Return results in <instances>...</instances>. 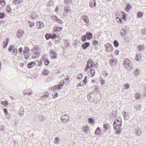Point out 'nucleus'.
I'll list each match as a JSON object with an SVG mask.
<instances>
[{
	"instance_id": "f257e3e1",
	"label": "nucleus",
	"mask_w": 146,
	"mask_h": 146,
	"mask_svg": "<svg viewBox=\"0 0 146 146\" xmlns=\"http://www.w3.org/2000/svg\"><path fill=\"white\" fill-rule=\"evenodd\" d=\"M94 62L91 59L88 60L86 65V67L84 70L85 72H86L88 69H90V74L91 76H94L95 74V70L93 69Z\"/></svg>"
},
{
	"instance_id": "f03ea898",
	"label": "nucleus",
	"mask_w": 146,
	"mask_h": 146,
	"mask_svg": "<svg viewBox=\"0 0 146 146\" xmlns=\"http://www.w3.org/2000/svg\"><path fill=\"white\" fill-rule=\"evenodd\" d=\"M123 63L126 69L129 71L132 70L134 67L132 62L128 58L125 59Z\"/></svg>"
},
{
	"instance_id": "7ed1b4c3",
	"label": "nucleus",
	"mask_w": 146,
	"mask_h": 146,
	"mask_svg": "<svg viewBox=\"0 0 146 146\" xmlns=\"http://www.w3.org/2000/svg\"><path fill=\"white\" fill-rule=\"evenodd\" d=\"M93 36L92 34L90 32H87L86 34L82 36V42H84L86 40V39L90 40Z\"/></svg>"
},
{
	"instance_id": "20e7f679",
	"label": "nucleus",
	"mask_w": 146,
	"mask_h": 146,
	"mask_svg": "<svg viewBox=\"0 0 146 146\" xmlns=\"http://www.w3.org/2000/svg\"><path fill=\"white\" fill-rule=\"evenodd\" d=\"M105 46L106 50L108 52H112L114 48L113 46L109 43L106 44Z\"/></svg>"
},
{
	"instance_id": "39448f33",
	"label": "nucleus",
	"mask_w": 146,
	"mask_h": 146,
	"mask_svg": "<svg viewBox=\"0 0 146 146\" xmlns=\"http://www.w3.org/2000/svg\"><path fill=\"white\" fill-rule=\"evenodd\" d=\"M115 122H114L113 123V125L114 129L116 130V133L117 134L119 133L121 131L122 128H121V126L120 125H115Z\"/></svg>"
},
{
	"instance_id": "423d86ee",
	"label": "nucleus",
	"mask_w": 146,
	"mask_h": 146,
	"mask_svg": "<svg viewBox=\"0 0 146 146\" xmlns=\"http://www.w3.org/2000/svg\"><path fill=\"white\" fill-rule=\"evenodd\" d=\"M81 19L86 23V25L87 26L90 25V24L88 17L86 15H83L82 16Z\"/></svg>"
},
{
	"instance_id": "0eeeda50",
	"label": "nucleus",
	"mask_w": 146,
	"mask_h": 146,
	"mask_svg": "<svg viewBox=\"0 0 146 146\" xmlns=\"http://www.w3.org/2000/svg\"><path fill=\"white\" fill-rule=\"evenodd\" d=\"M142 56L140 53H137L135 58V60L138 62H140L142 61Z\"/></svg>"
},
{
	"instance_id": "6e6552de",
	"label": "nucleus",
	"mask_w": 146,
	"mask_h": 146,
	"mask_svg": "<svg viewBox=\"0 0 146 146\" xmlns=\"http://www.w3.org/2000/svg\"><path fill=\"white\" fill-rule=\"evenodd\" d=\"M50 56L51 59H56L57 58V54L56 51L54 50H51L50 51Z\"/></svg>"
},
{
	"instance_id": "1a4fd4ad",
	"label": "nucleus",
	"mask_w": 146,
	"mask_h": 146,
	"mask_svg": "<svg viewBox=\"0 0 146 146\" xmlns=\"http://www.w3.org/2000/svg\"><path fill=\"white\" fill-rule=\"evenodd\" d=\"M61 89H60V86H59L58 85H56L54 86H53L52 87L50 88V90L54 91V93H55L56 92H57V90H60Z\"/></svg>"
},
{
	"instance_id": "9d476101",
	"label": "nucleus",
	"mask_w": 146,
	"mask_h": 146,
	"mask_svg": "<svg viewBox=\"0 0 146 146\" xmlns=\"http://www.w3.org/2000/svg\"><path fill=\"white\" fill-rule=\"evenodd\" d=\"M68 117L67 114H65L64 115H62L61 116V119L62 122H67L68 120Z\"/></svg>"
},
{
	"instance_id": "9b49d317",
	"label": "nucleus",
	"mask_w": 146,
	"mask_h": 146,
	"mask_svg": "<svg viewBox=\"0 0 146 146\" xmlns=\"http://www.w3.org/2000/svg\"><path fill=\"white\" fill-rule=\"evenodd\" d=\"M117 60L116 58H112L109 60V63L111 66H114L116 64Z\"/></svg>"
},
{
	"instance_id": "f8f14e48",
	"label": "nucleus",
	"mask_w": 146,
	"mask_h": 146,
	"mask_svg": "<svg viewBox=\"0 0 146 146\" xmlns=\"http://www.w3.org/2000/svg\"><path fill=\"white\" fill-rule=\"evenodd\" d=\"M44 25L43 23L41 21H38L37 22L36 27L38 29H41L44 27Z\"/></svg>"
},
{
	"instance_id": "ddd939ff",
	"label": "nucleus",
	"mask_w": 146,
	"mask_h": 146,
	"mask_svg": "<svg viewBox=\"0 0 146 146\" xmlns=\"http://www.w3.org/2000/svg\"><path fill=\"white\" fill-rule=\"evenodd\" d=\"M89 5L92 8L96 7V1L95 0H93L90 1Z\"/></svg>"
},
{
	"instance_id": "4468645a",
	"label": "nucleus",
	"mask_w": 146,
	"mask_h": 146,
	"mask_svg": "<svg viewBox=\"0 0 146 146\" xmlns=\"http://www.w3.org/2000/svg\"><path fill=\"white\" fill-rule=\"evenodd\" d=\"M23 93L25 95L28 94L30 95L32 94V91L31 90H28L26 89L24 90Z\"/></svg>"
},
{
	"instance_id": "2eb2a0df",
	"label": "nucleus",
	"mask_w": 146,
	"mask_h": 146,
	"mask_svg": "<svg viewBox=\"0 0 146 146\" xmlns=\"http://www.w3.org/2000/svg\"><path fill=\"white\" fill-rule=\"evenodd\" d=\"M122 114L123 116V118L125 120H127L129 119V116L128 113L124 111Z\"/></svg>"
},
{
	"instance_id": "dca6fc26",
	"label": "nucleus",
	"mask_w": 146,
	"mask_h": 146,
	"mask_svg": "<svg viewBox=\"0 0 146 146\" xmlns=\"http://www.w3.org/2000/svg\"><path fill=\"white\" fill-rule=\"evenodd\" d=\"M89 130V128L88 126H84L82 127V130L85 133H88Z\"/></svg>"
},
{
	"instance_id": "f3484780",
	"label": "nucleus",
	"mask_w": 146,
	"mask_h": 146,
	"mask_svg": "<svg viewBox=\"0 0 146 146\" xmlns=\"http://www.w3.org/2000/svg\"><path fill=\"white\" fill-rule=\"evenodd\" d=\"M90 45L89 42H86L82 44V47L83 49H86Z\"/></svg>"
},
{
	"instance_id": "a211bd4d",
	"label": "nucleus",
	"mask_w": 146,
	"mask_h": 146,
	"mask_svg": "<svg viewBox=\"0 0 146 146\" xmlns=\"http://www.w3.org/2000/svg\"><path fill=\"white\" fill-rule=\"evenodd\" d=\"M9 42V39L8 38H7L3 42V47L4 48H6L8 45V43Z\"/></svg>"
},
{
	"instance_id": "6ab92c4d",
	"label": "nucleus",
	"mask_w": 146,
	"mask_h": 146,
	"mask_svg": "<svg viewBox=\"0 0 146 146\" xmlns=\"http://www.w3.org/2000/svg\"><path fill=\"white\" fill-rule=\"evenodd\" d=\"M24 33L23 31L21 30H19L17 33V37L18 38H19L22 36Z\"/></svg>"
},
{
	"instance_id": "aec40b11",
	"label": "nucleus",
	"mask_w": 146,
	"mask_h": 146,
	"mask_svg": "<svg viewBox=\"0 0 146 146\" xmlns=\"http://www.w3.org/2000/svg\"><path fill=\"white\" fill-rule=\"evenodd\" d=\"M127 31L124 29H122L120 31V34L122 36H124L126 35Z\"/></svg>"
},
{
	"instance_id": "412c9836",
	"label": "nucleus",
	"mask_w": 146,
	"mask_h": 146,
	"mask_svg": "<svg viewBox=\"0 0 146 146\" xmlns=\"http://www.w3.org/2000/svg\"><path fill=\"white\" fill-rule=\"evenodd\" d=\"M127 17V14L124 12H122L121 18L123 20L125 21L126 20V18Z\"/></svg>"
},
{
	"instance_id": "4be33fe9",
	"label": "nucleus",
	"mask_w": 146,
	"mask_h": 146,
	"mask_svg": "<svg viewBox=\"0 0 146 146\" xmlns=\"http://www.w3.org/2000/svg\"><path fill=\"white\" fill-rule=\"evenodd\" d=\"M137 48L141 52V51L143 50L144 49V46L143 45H140L138 46Z\"/></svg>"
},
{
	"instance_id": "5701e85b",
	"label": "nucleus",
	"mask_w": 146,
	"mask_h": 146,
	"mask_svg": "<svg viewBox=\"0 0 146 146\" xmlns=\"http://www.w3.org/2000/svg\"><path fill=\"white\" fill-rule=\"evenodd\" d=\"M131 6L129 4H128L125 8L126 12H128L131 9Z\"/></svg>"
},
{
	"instance_id": "b1692460",
	"label": "nucleus",
	"mask_w": 146,
	"mask_h": 146,
	"mask_svg": "<svg viewBox=\"0 0 146 146\" xmlns=\"http://www.w3.org/2000/svg\"><path fill=\"white\" fill-rule=\"evenodd\" d=\"M24 57L25 59H27L28 58L31 56L29 52L24 53Z\"/></svg>"
},
{
	"instance_id": "393cba45",
	"label": "nucleus",
	"mask_w": 146,
	"mask_h": 146,
	"mask_svg": "<svg viewBox=\"0 0 146 146\" xmlns=\"http://www.w3.org/2000/svg\"><path fill=\"white\" fill-rule=\"evenodd\" d=\"M110 127V125L108 123H106L103 125V127L105 129V131L108 129Z\"/></svg>"
},
{
	"instance_id": "a878e982",
	"label": "nucleus",
	"mask_w": 146,
	"mask_h": 146,
	"mask_svg": "<svg viewBox=\"0 0 146 146\" xmlns=\"http://www.w3.org/2000/svg\"><path fill=\"white\" fill-rule=\"evenodd\" d=\"M114 122H115V125L116 124L117 125L121 126L122 122L121 121L117 119L116 121H114Z\"/></svg>"
},
{
	"instance_id": "bb28decb",
	"label": "nucleus",
	"mask_w": 146,
	"mask_h": 146,
	"mask_svg": "<svg viewBox=\"0 0 146 146\" xmlns=\"http://www.w3.org/2000/svg\"><path fill=\"white\" fill-rule=\"evenodd\" d=\"M62 28L61 27H55L54 28V32H56L57 31H59L62 30Z\"/></svg>"
},
{
	"instance_id": "cd10ccee",
	"label": "nucleus",
	"mask_w": 146,
	"mask_h": 146,
	"mask_svg": "<svg viewBox=\"0 0 146 146\" xmlns=\"http://www.w3.org/2000/svg\"><path fill=\"white\" fill-rule=\"evenodd\" d=\"M82 77V75L81 74H79L76 76V78L77 80L79 81L80 80Z\"/></svg>"
},
{
	"instance_id": "c85d7f7f",
	"label": "nucleus",
	"mask_w": 146,
	"mask_h": 146,
	"mask_svg": "<svg viewBox=\"0 0 146 146\" xmlns=\"http://www.w3.org/2000/svg\"><path fill=\"white\" fill-rule=\"evenodd\" d=\"M135 134L138 136L140 135L141 133V131L139 129H137L135 131Z\"/></svg>"
},
{
	"instance_id": "c756f323",
	"label": "nucleus",
	"mask_w": 146,
	"mask_h": 146,
	"mask_svg": "<svg viewBox=\"0 0 146 146\" xmlns=\"http://www.w3.org/2000/svg\"><path fill=\"white\" fill-rule=\"evenodd\" d=\"M44 120V117L43 116H41L39 117L38 121L39 123H41L43 122Z\"/></svg>"
},
{
	"instance_id": "7c9ffc66",
	"label": "nucleus",
	"mask_w": 146,
	"mask_h": 146,
	"mask_svg": "<svg viewBox=\"0 0 146 146\" xmlns=\"http://www.w3.org/2000/svg\"><path fill=\"white\" fill-rule=\"evenodd\" d=\"M19 115L20 117H22L24 114V111H23L22 110L20 109L18 111Z\"/></svg>"
},
{
	"instance_id": "2f4dec72",
	"label": "nucleus",
	"mask_w": 146,
	"mask_h": 146,
	"mask_svg": "<svg viewBox=\"0 0 146 146\" xmlns=\"http://www.w3.org/2000/svg\"><path fill=\"white\" fill-rule=\"evenodd\" d=\"M70 10L69 7L68 6L66 7L64 9V12L65 13H68Z\"/></svg>"
},
{
	"instance_id": "473e14b6",
	"label": "nucleus",
	"mask_w": 146,
	"mask_h": 146,
	"mask_svg": "<svg viewBox=\"0 0 146 146\" xmlns=\"http://www.w3.org/2000/svg\"><path fill=\"white\" fill-rule=\"evenodd\" d=\"M40 54L39 53L36 52L34 53L33 56V58H35L37 57H39Z\"/></svg>"
},
{
	"instance_id": "72a5a7b5",
	"label": "nucleus",
	"mask_w": 146,
	"mask_h": 146,
	"mask_svg": "<svg viewBox=\"0 0 146 146\" xmlns=\"http://www.w3.org/2000/svg\"><path fill=\"white\" fill-rule=\"evenodd\" d=\"M50 38L55 39L57 37V35L56 34L52 33L50 35Z\"/></svg>"
},
{
	"instance_id": "f704fd0d",
	"label": "nucleus",
	"mask_w": 146,
	"mask_h": 146,
	"mask_svg": "<svg viewBox=\"0 0 146 146\" xmlns=\"http://www.w3.org/2000/svg\"><path fill=\"white\" fill-rule=\"evenodd\" d=\"M116 19L117 20V22L118 23H121L122 22V18L121 17H117Z\"/></svg>"
},
{
	"instance_id": "c9c22d12",
	"label": "nucleus",
	"mask_w": 146,
	"mask_h": 146,
	"mask_svg": "<svg viewBox=\"0 0 146 146\" xmlns=\"http://www.w3.org/2000/svg\"><path fill=\"white\" fill-rule=\"evenodd\" d=\"M38 17V16L35 13H33L32 14L31 17L33 19H36Z\"/></svg>"
},
{
	"instance_id": "e433bc0d",
	"label": "nucleus",
	"mask_w": 146,
	"mask_h": 146,
	"mask_svg": "<svg viewBox=\"0 0 146 146\" xmlns=\"http://www.w3.org/2000/svg\"><path fill=\"white\" fill-rule=\"evenodd\" d=\"M60 85H58L59 86H60V89H61V87L63 86L65 83L64 81L63 80H61L60 82Z\"/></svg>"
},
{
	"instance_id": "4c0bfd02",
	"label": "nucleus",
	"mask_w": 146,
	"mask_h": 146,
	"mask_svg": "<svg viewBox=\"0 0 146 146\" xmlns=\"http://www.w3.org/2000/svg\"><path fill=\"white\" fill-rule=\"evenodd\" d=\"M100 132H101L100 129V127H98L96 129V130L95 131V134L96 135H98Z\"/></svg>"
},
{
	"instance_id": "58836bf2",
	"label": "nucleus",
	"mask_w": 146,
	"mask_h": 146,
	"mask_svg": "<svg viewBox=\"0 0 146 146\" xmlns=\"http://www.w3.org/2000/svg\"><path fill=\"white\" fill-rule=\"evenodd\" d=\"M6 12L9 13L11 11V9L9 5L7 6L6 9Z\"/></svg>"
},
{
	"instance_id": "ea45409f",
	"label": "nucleus",
	"mask_w": 146,
	"mask_h": 146,
	"mask_svg": "<svg viewBox=\"0 0 146 146\" xmlns=\"http://www.w3.org/2000/svg\"><path fill=\"white\" fill-rule=\"evenodd\" d=\"M60 141V139L58 137H56L54 141V143H55L56 144H58L59 143Z\"/></svg>"
},
{
	"instance_id": "a19ab883",
	"label": "nucleus",
	"mask_w": 146,
	"mask_h": 146,
	"mask_svg": "<svg viewBox=\"0 0 146 146\" xmlns=\"http://www.w3.org/2000/svg\"><path fill=\"white\" fill-rule=\"evenodd\" d=\"M34 66L33 62H31L28 64V67L29 68H31Z\"/></svg>"
},
{
	"instance_id": "79ce46f5",
	"label": "nucleus",
	"mask_w": 146,
	"mask_h": 146,
	"mask_svg": "<svg viewBox=\"0 0 146 146\" xmlns=\"http://www.w3.org/2000/svg\"><path fill=\"white\" fill-rule=\"evenodd\" d=\"M113 44L115 47H118L119 46V44L118 41L117 40H115L114 41Z\"/></svg>"
},
{
	"instance_id": "37998d69",
	"label": "nucleus",
	"mask_w": 146,
	"mask_h": 146,
	"mask_svg": "<svg viewBox=\"0 0 146 146\" xmlns=\"http://www.w3.org/2000/svg\"><path fill=\"white\" fill-rule=\"evenodd\" d=\"M49 73V71L48 70L44 69L43 71V74L45 75H47Z\"/></svg>"
},
{
	"instance_id": "c03bdc74",
	"label": "nucleus",
	"mask_w": 146,
	"mask_h": 146,
	"mask_svg": "<svg viewBox=\"0 0 146 146\" xmlns=\"http://www.w3.org/2000/svg\"><path fill=\"white\" fill-rule=\"evenodd\" d=\"M139 73V70H136L134 72V74L135 76H138Z\"/></svg>"
},
{
	"instance_id": "a18cd8bd",
	"label": "nucleus",
	"mask_w": 146,
	"mask_h": 146,
	"mask_svg": "<svg viewBox=\"0 0 146 146\" xmlns=\"http://www.w3.org/2000/svg\"><path fill=\"white\" fill-rule=\"evenodd\" d=\"M130 87V84L128 83H127L126 84H124V88L125 89H129Z\"/></svg>"
},
{
	"instance_id": "49530a36",
	"label": "nucleus",
	"mask_w": 146,
	"mask_h": 146,
	"mask_svg": "<svg viewBox=\"0 0 146 146\" xmlns=\"http://www.w3.org/2000/svg\"><path fill=\"white\" fill-rule=\"evenodd\" d=\"M12 53H13L14 54L15 56L17 54L18 52L17 49V48L14 49L12 50Z\"/></svg>"
},
{
	"instance_id": "de8ad7c7",
	"label": "nucleus",
	"mask_w": 146,
	"mask_h": 146,
	"mask_svg": "<svg viewBox=\"0 0 146 146\" xmlns=\"http://www.w3.org/2000/svg\"><path fill=\"white\" fill-rule=\"evenodd\" d=\"M137 17L139 18H140L143 16V15L142 13L141 12H139L137 13Z\"/></svg>"
},
{
	"instance_id": "09e8293b",
	"label": "nucleus",
	"mask_w": 146,
	"mask_h": 146,
	"mask_svg": "<svg viewBox=\"0 0 146 146\" xmlns=\"http://www.w3.org/2000/svg\"><path fill=\"white\" fill-rule=\"evenodd\" d=\"M28 23L29 24V27H32L34 25L35 23L33 22H31L30 21H29L28 22Z\"/></svg>"
},
{
	"instance_id": "8fccbe9b",
	"label": "nucleus",
	"mask_w": 146,
	"mask_h": 146,
	"mask_svg": "<svg viewBox=\"0 0 146 146\" xmlns=\"http://www.w3.org/2000/svg\"><path fill=\"white\" fill-rule=\"evenodd\" d=\"M13 3L16 4H18L19 3H21V0H13Z\"/></svg>"
},
{
	"instance_id": "3c124183",
	"label": "nucleus",
	"mask_w": 146,
	"mask_h": 146,
	"mask_svg": "<svg viewBox=\"0 0 146 146\" xmlns=\"http://www.w3.org/2000/svg\"><path fill=\"white\" fill-rule=\"evenodd\" d=\"M88 121L89 123H93L94 122V119L93 118H89L88 119Z\"/></svg>"
},
{
	"instance_id": "603ef678",
	"label": "nucleus",
	"mask_w": 146,
	"mask_h": 146,
	"mask_svg": "<svg viewBox=\"0 0 146 146\" xmlns=\"http://www.w3.org/2000/svg\"><path fill=\"white\" fill-rule=\"evenodd\" d=\"M0 4L3 6H5V0H1L0 1Z\"/></svg>"
},
{
	"instance_id": "864d4df0",
	"label": "nucleus",
	"mask_w": 146,
	"mask_h": 146,
	"mask_svg": "<svg viewBox=\"0 0 146 146\" xmlns=\"http://www.w3.org/2000/svg\"><path fill=\"white\" fill-rule=\"evenodd\" d=\"M50 17L51 19L52 20L56 21V19H57V17L54 15H52Z\"/></svg>"
},
{
	"instance_id": "5fc2aeb1",
	"label": "nucleus",
	"mask_w": 146,
	"mask_h": 146,
	"mask_svg": "<svg viewBox=\"0 0 146 146\" xmlns=\"http://www.w3.org/2000/svg\"><path fill=\"white\" fill-rule=\"evenodd\" d=\"M55 21L60 24H62L63 23L62 21L58 19V17H57V19H56Z\"/></svg>"
},
{
	"instance_id": "6e6d98bb",
	"label": "nucleus",
	"mask_w": 146,
	"mask_h": 146,
	"mask_svg": "<svg viewBox=\"0 0 146 146\" xmlns=\"http://www.w3.org/2000/svg\"><path fill=\"white\" fill-rule=\"evenodd\" d=\"M29 49L28 48V47H25V48L23 51V52L26 53L27 52H29Z\"/></svg>"
},
{
	"instance_id": "4d7b16f0",
	"label": "nucleus",
	"mask_w": 146,
	"mask_h": 146,
	"mask_svg": "<svg viewBox=\"0 0 146 146\" xmlns=\"http://www.w3.org/2000/svg\"><path fill=\"white\" fill-rule=\"evenodd\" d=\"M48 6H50L53 5V2L52 1H51L48 2L47 4Z\"/></svg>"
},
{
	"instance_id": "13d9d810",
	"label": "nucleus",
	"mask_w": 146,
	"mask_h": 146,
	"mask_svg": "<svg viewBox=\"0 0 146 146\" xmlns=\"http://www.w3.org/2000/svg\"><path fill=\"white\" fill-rule=\"evenodd\" d=\"M45 36L47 40H48L49 39V38H50V35H49V34H46L45 35Z\"/></svg>"
},
{
	"instance_id": "bf43d9fd",
	"label": "nucleus",
	"mask_w": 146,
	"mask_h": 146,
	"mask_svg": "<svg viewBox=\"0 0 146 146\" xmlns=\"http://www.w3.org/2000/svg\"><path fill=\"white\" fill-rule=\"evenodd\" d=\"M140 96L139 94L138 93H137L136 94L135 98L137 100H139L140 99Z\"/></svg>"
},
{
	"instance_id": "052dcab7",
	"label": "nucleus",
	"mask_w": 146,
	"mask_h": 146,
	"mask_svg": "<svg viewBox=\"0 0 146 146\" xmlns=\"http://www.w3.org/2000/svg\"><path fill=\"white\" fill-rule=\"evenodd\" d=\"M49 62L47 59H45L44 64L46 65H48L49 64Z\"/></svg>"
},
{
	"instance_id": "680f3d73",
	"label": "nucleus",
	"mask_w": 146,
	"mask_h": 146,
	"mask_svg": "<svg viewBox=\"0 0 146 146\" xmlns=\"http://www.w3.org/2000/svg\"><path fill=\"white\" fill-rule=\"evenodd\" d=\"M1 104L6 106L8 105V103L7 101H5L2 102L1 103Z\"/></svg>"
},
{
	"instance_id": "e2e57ef3",
	"label": "nucleus",
	"mask_w": 146,
	"mask_h": 146,
	"mask_svg": "<svg viewBox=\"0 0 146 146\" xmlns=\"http://www.w3.org/2000/svg\"><path fill=\"white\" fill-rule=\"evenodd\" d=\"M5 16V14L3 13H0V18L2 19L4 18Z\"/></svg>"
},
{
	"instance_id": "0e129e2a",
	"label": "nucleus",
	"mask_w": 146,
	"mask_h": 146,
	"mask_svg": "<svg viewBox=\"0 0 146 146\" xmlns=\"http://www.w3.org/2000/svg\"><path fill=\"white\" fill-rule=\"evenodd\" d=\"M14 48V45H12L10 46L8 49V50L9 51H11V50L13 48Z\"/></svg>"
},
{
	"instance_id": "69168bd1",
	"label": "nucleus",
	"mask_w": 146,
	"mask_h": 146,
	"mask_svg": "<svg viewBox=\"0 0 146 146\" xmlns=\"http://www.w3.org/2000/svg\"><path fill=\"white\" fill-rule=\"evenodd\" d=\"M87 76H86L84 78L83 80V82L85 84H86L87 82Z\"/></svg>"
},
{
	"instance_id": "338daca9",
	"label": "nucleus",
	"mask_w": 146,
	"mask_h": 146,
	"mask_svg": "<svg viewBox=\"0 0 146 146\" xmlns=\"http://www.w3.org/2000/svg\"><path fill=\"white\" fill-rule=\"evenodd\" d=\"M55 94L54 95L53 94H52V96L54 98H55L56 97H57L58 95V94L57 92H56Z\"/></svg>"
},
{
	"instance_id": "774afa93",
	"label": "nucleus",
	"mask_w": 146,
	"mask_h": 146,
	"mask_svg": "<svg viewBox=\"0 0 146 146\" xmlns=\"http://www.w3.org/2000/svg\"><path fill=\"white\" fill-rule=\"evenodd\" d=\"M38 65L40 66H42V61L41 60H40L39 61H38Z\"/></svg>"
}]
</instances>
